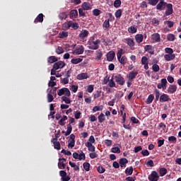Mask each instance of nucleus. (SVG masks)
<instances>
[{
	"instance_id": "1",
	"label": "nucleus",
	"mask_w": 181,
	"mask_h": 181,
	"mask_svg": "<svg viewBox=\"0 0 181 181\" xmlns=\"http://www.w3.org/2000/svg\"><path fill=\"white\" fill-rule=\"evenodd\" d=\"M154 93L156 94V101H159V98L160 103H167L168 101H170V98L169 97V95L166 93H163L160 95V92L158 89H156L154 90Z\"/></svg>"
},
{
	"instance_id": "2",
	"label": "nucleus",
	"mask_w": 181,
	"mask_h": 181,
	"mask_svg": "<svg viewBox=\"0 0 181 181\" xmlns=\"http://www.w3.org/2000/svg\"><path fill=\"white\" fill-rule=\"evenodd\" d=\"M125 53V51L124 49H120L118 50L117 53V60L120 62L123 66H125L127 64V62L128 61V59H127L126 56H122Z\"/></svg>"
},
{
	"instance_id": "3",
	"label": "nucleus",
	"mask_w": 181,
	"mask_h": 181,
	"mask_svg": "<svg viewBox=\"0 0 181 181\" xmlns=\"http://www.w3.org/2000/svg\"><path fill=\"white\" fill-rule=\"evenodd\" d=\"M57 95L59 97H62V95H64L66 97H70L71 95V93L70 92V90H69V88H62L57 90Z\"/></svg>"
},
{
	"instance_id": "4",
	"label": "nucleus",
	"mask_w": 181,
	"mask_h": 181,
	"mask_svg": "<svg viewBox=\"0 0 181 181\" xmlns=\"http://www.w3.org/2000/svg\"><path fill=\"white\" fill-rule=\"evenodd\" d=\"M113 78H115L116 83H117V84H119V86H124V84H125V79L124 78V77H122V76H121V74H117Z\"/></svg>"
},
{
	"instance_id": "5",
	"label": "nucleus",
	"mask_w": 181,
	"mask_h": 181,
	"mask_svg": "<svg viewBox=\"0 0 181 181\" xmlns=\"http://www.w3.org/2000/svg\"><path fill=\"white\" fill-rule=\"evenodd\" d=\"M168 87V81L166 78H162L161 79V83H158L157 85V88L160 90L163 88V90H166Z\"/></svg>"
},
{
	"instance_id": "6",
	"label": "nucleus",
	"mask_w": 181,
	"mask_h": 181,
	"mask_svg": "<svg viewBox=\"0 0 181 181\" xmlns=\"http://www.w3.org/2000/svg\"><path fill=\"white\" fill-rule=\"evenodd\" d=\"M159 180V175L156 171H152L151 174L148 176V180L158 181Z\"/></svg>"
},
{
	"instance_id": "7",
	"label": "nucleus",
	"mask_w": 181,
	"mask_h": 181,
	"mask_svg": "<svg viewBox=\"0 0 181 181\" xmlns=\"http://www.w3.org/2000/svg\"><path fill=\"white\" fill-rule=\"evenodd\" d=\"M168 3L165 2V0H160L159 3L156 6L158 11H163L164 8H166Z\"/></svg>"
},
{
	"instance_id": "8",
	"label": "nucleus",
	"mask_w": 181,
	"mask_h": 181,
	"mask_svg": "<svg viewBox=\"0 0 181 181\" xmlns=\"http://www.w3.org/2000/svg\"><path fill=\"white\" fill-rule=\"evenodd\" d=\"M59 176H61V180L63 181H69L70 180V177L67 175V173L64 170L59 171Z\"/></svg>"
},
{
	"instance_id": "9",
	"label": "nucleus",
	"mask_w": 181,
	"mask_h": 181,
	"mask_svg": "<svg viewBox=\"0 0 181 181\" xmlns=\"http://www.w3.org/2000/svg\"><path fill=\"white\" fill-rule=\"evenodd\" d=\"M153 43H159L160 42V35L159 33H153L151 35Z\"/></svg>"
},
{
	"instance_id": "10",
	"label": "nucleus",
	"mask_w": 181,
	"mask_h": 181,
	"mask_svg": "<svg viewBox=\"0 0 181 181\" xmlns=\"http://www.w3.org/2000/svg\"><path fill=\"white\" fill-rule=\"evenodd\" d=\"M138 76V71H132L129 73L127 75V78L129 79V81H132L134 78H136V76Z\"/></svg>"
},
{
	"instance_id": "11",
	"label": "nucleus",
	"mask_w": 181,
	"mask_h": 181,
	"mask_svg": "<svg viewBox=\"0 0 181 181\" xmlns=\"http://www.w3.org/2000/svg\"><path fill=\"white\" fill-rule=\"evenodd\" d=\"M166 6L168 9L165 11V15L169 16L173 13V5L172 4H168Z\"/></svg>"
},
{
	"instance_id": "12",
	"label": "nucleus",
	"mask_w": 181,
	"mask_h": 181,
	"mask_svg": "<svg viewBox=\"0 0 181 181\" xmlns=\"http://www.w3.org/2000/svg\"><path fill=\"white\" fill-rule=\"evenodd\" d=\"M66 66V63L64 62L59 61L55 62L53 65L54 69L59 70V69H63Z\"/></svg>"
},
{
	"instance_id": "13",
	"label": "nucleus",
	"mask_w": 181,
	"mask_h": 181,
	"mask_svg": "<svg viewBox=\"0 0 181 181\" xmlns=\"http://www.w3.org/2000/svg\"><path fill=\"white\" fill-rule=\"evenodd\" d=\"M177 90V86L176 85H170L167 89L168 94H175V92Z\"/></svg>"
},
{
	"instance_id": "14",
	"label": "nucleus",
	"mask_w": 181,
	"mask_h": 181,
	"mask_svg": "<svg viewBox=\"0 0 181 181\" xmlns=\"http://www.w3.org/2000/svg\"><path fill=\"white\" fill-rule=\"evenodd\" d=\"M81 8H83V11H90V9H93V6L91 4L85 1L82 4Z\"/></svg>"
},
{
	"instance_id": "15",
	"label": "nucleus",
	"mask_w": 181,
	"mask_h": 181,
	"mask_svg": "<svg viewBox=\"0 0 181 181\" xmlns=\"http://www.w3.org/2000/svg\"><path fill=\"white\" fill-rule=\"evenodd\" d=\"M106 57H107V62H112V60H114L115 57V52L114 51H110L107 54Z\"/></svg>"
},
{
	"instance_id": "16",
	"label": "nucleus",
	"mask_w": 181,
	"mask_h": 181,
	"mask_svg": "<svg viewBox=\"0 0 181 181\" xmlns=\"http://www.w3.org/2000/svg\"><path fill=\"white\" fill-rule=\"evenodd\" d=\"M176 58V54H168L164 55V59L166 62H170L172 60H175Z\"/></svg>"
},
{
	"instance_id": "17",
	"label": "nucleus",
	"mask_w": 181,
	"mask_h": 181,
	"mask_svg": "<svg viewBox=\"0 0 181 181\" xmlns=\"http://www.w3.org/2000/svg\"><path fill=\"white\" fill-rule=\"evenodd\" d=\"M145 52H148L150 54H155V50L153 49V47L152 45H147L144 47Z\"/></svg>"
},
{
	"instance_id": "18",
	"label": "nucleus",
	"mask_w": 181,
	"mask_h": 181,
	"mask_svg": "<svg viewBox=\"0 0 181 181\" xmlns=\"http://www.w3.org/2000/svg\"><path fill=\"white\" fill-rule=\"evenodd\" d=\"M84 53V47L81 45L74 51V54H83Z\"/></svg>"
},
{
	"instance_id": "19",
	"label": "nucleus",
	"mask_w": 181,
	"mask_h": 181,
	"mask_svg": "<svg viewBox=\"0 0 181 181\" xmlns=\"http://www.w3.org/2000/svg\"><path fill=\"white\" fill-rule=\"evenodd\" d=\"M134 39L136 43H142L144 42V35L142 34H136L134 37Z\"/></svg>"
},
{
	"instance_id": "20",
	"label": "nucleus",
	"mask_w": 181,
	"mask_h": 181,
	"mask_svg": "<svg viewBox=\"0 0 181 181\" xmlns=\"http://www.w3.org/2000/svg\"><path fill=\"white\" fill-rule=\"evenodd\" d=\"M85 145L90 152H95V146H94L93 144L86 142Z\"/></svg>"
},
{
	"instance_id": "21",
	"label": "nucleus",
	"mask_w": 181,
	"mask_h": 181,
	"mask_svg": "<svg viewBox=\"0 0 181 181\" xmlns=\"http://www.w3.org/2000/svg\"><path fill=\"white\" fill-rule=\"evenodd\" d=\"M43 13H40L34 20V23H42L43 22Z\"/></svg>"
},
{
	"instance_id": "22",
	"label": "nucleus",
	"mask_w": 181,
	"mask_h": 181,
	"mask_svg": "<svg viewBox=\"0 0 181 181\" xmlns=\"http://www.w3.org/2000/svg\"><path fill=\"white\" fill-rule=\"evenodd\" d=\"M119 163L121 168H126L127 163H128V159H127L125 158H120Z\"/></svg>"
},
{
	"instance_id": "23",
	"label": "nucleus",
	"mask_w": 181,
	"mask_h": 181,
	"mask_svg": "<svg viewBox=\"0 0 181 181\" xmlns=\"http://www.w3.org/2000/svg\"><path fill=\"white\" fill-rule=\"evenodd\" d=\"M78 16V11L77 10H71L70 11V18L71 19H76Z\"/></svg>"
},
{
	"instance_id": "24",
	"label": "nucleus",
	"mask_w": 181,
	"mask_h": 181,
	"mask_svg": "<svg viewBox=\"0 0 181 181\" xmlns=\"http://www.w3.org/2000/svg\"><path fill=\"white\" fill-rule=\"evenodd\" d=\"M129 33H136L138 32V27L136 25H132L128 28Z\"/></svg>"
},
{
	"instance_id": "25",
	"label": "nucleus",
	"mask_w": 181,
	"mask_h": 181,
	"mask_svg": "<svg viewBox=\"0 0 181 181\" xmlns=\"http://www.w3.org/2000/svg\"><path fill=\"white\" fill-rule=\"evenodd\" d=\"M125 40L127 41V43L128 46H129V47H134V46H135V42L134 41V38H128L125 39Z\"/></svg>"
},
{
	"instance_id": "26",
	"label": "nucleus",
	"mask_w": 181,
	"mask_h": 181,
	"mask_svg": "<svg viewBox=\"0 0 181 181\" xmlns=\"http://www.w3.org/2000/svg\"><path fill=\"white\" fill-rule=\"evenodd\" d=\"M77 78L78 80H84L86 78H88V74H87L86 73L79 74L77 76Z\"/></svg>"
},
{
	"instance_id": "27",
	"label": "nucleus",
	"mask_w": 181,
	"mask_h": 181,
	"mask_svg": "<svg viewBox=\"0 0 181 181\" xmlns=\"http://www.w3.org/2000/svg\"><path fill=\"white\" fill-rule=\"evenodd\" d=\"M69 37V33L66 31H62L59 33V39H66V37Z\"/></svg>"
},
{
	"instance_id": "28",
	"label": "nucleus",
	"mask_w": 181,
	"mask_h": 181,
	"mask_svg": "<svg viewBox=\"0 0 181 181\" xmlns=\"http://www.w3.org/2000/svg\"><path fill=\"white\" fill-rule=\"evenodd\" d=\"M73 131V127H71V124L69 123L67 126V130L65 133V136H69L71 134V132Z\"/></svg>"
},
{
	"instance_id": "29",
	"label": "nucleus",
	"mask_w": 181,
	"mask_h": 181,
	"mask_svg": "<svg viewBox=\"0 0 181 181\" xmlns=\"http://www.w3.org/2000/svg\"><path fill=\"white\" fill-rule=\"evenodd\" d=\"M57 57L55 56H51L48 58V63H50L51 64L53 63H56V62H58Z\"/></svg>"
},
{
	"instance_id": "30",
	"label": "nucleus",
	"mask_w": 181,
	"mask_h": 181,
	"mask_svg": "<svg viewBox=\"0 0 181 181\" xmlns=\"http://www.w3.org/2000/svg\"><path fill=\"white\" fill-rule=\"evenodd\" d=\"M88 36V30H83L79 34V37L83 39V37H87Z\"/></svg>"
},
{
	"instance_id": "31",
	"label": "nucleus",
	"mask_w": 181,
	"mask_h": 181,
	"mask_svg": "<svg viewBox=\"0 0 181 181\" xmlns=\"http://www.w3.org/2000/svg\"><path fill=\"white\" fill-rule=\"evenodd\" d=\"M155 100V95L153 94H151L147 98V100L146 101V104H152V102Z\"/></svg>"
},
{
	"instance_id": "32",
	"label": "nucleus",
	"mask_w": 181,
	"mask_h": 181,
	"mask_svg": "<svg viewBox=\"0 0 181 181\" xmlns=\"http://www.w3.org/2000/svg\"><path fill=\"white\" fill-rule=\"evenodd\" d=\"M68 117L67 116H64L58 122V124L59 125H61V127H64V125H66V122H64V121H67Z\"/></svg>"
},
{
	"instance_id": "33",
	"label": "nucleus",
	"mask_w": 181,
	"mask_h": 181,
	"mask_svg": "<svg viewBox=\"0 0 181 181\" xmlns=\"http://www.w3.org/2000/svg\"><path fill=\"white\" fill-rule=\"evenodd\" d=\"M69 16V15H67V13L66 12H62L59 14V18L61 21H63L64 19H67V17Z\"/></svg>"
},
{
	"instance_id": "34",
	"label": "nucleus",
	"mask_w": 181,
	"mask_h": 181,
	"mask_svg": "<svg viewBox=\"0 0 181 181\" xmlns=\"http://www.w3.org/2000/svg\"><path fill=\"white\" fill-rule=\"evenodd\" d=\"M125 173L127 175V176H131V175L134 173V168H132V166H131L129 168H127L125 170Z\"/></svg>"
},
{
	"instance_id": "35",
	"label": "nucleus",
	"mask_w": 181,
	"mask_h": 181,
	"mask_svg": "<svg viewBox=\"0 0 181 181\" xmlns=\"http://www.w3.org/2000/svg\"><path fill=\"white\" fill-rule=\"evenodd\" d=\"M83 59L81 58L72 59L71 60V63L72 64H78V63H81Z\"/></svg>"
},
{
	"instance_id": "36",
	"label": "nucleus",
	"mask_w": 181,
	"mask_h": 181,
	"mask_svg": "<svg viewBox=\"0 0 181 181\" xmlns=\"http://www.w3.org/2000/svg\"><path fill=\"white\" fill-rule=\"evenodd\" d=\"M115 18H117V19H119V18L122 16V10L118 9L117 11H116L115 13Z\"/></svg>"
},
{
	"instance_id": "37",
	"label": "nucleus",
	"mask_w": 181,
	"mask_h": 181,
	"mask_svg": "<svg viewBox=\"0 0 181 181\" xmlns=\"http://www.w3.org/2000/svg\"><path fill=\"white\" fill-rule=\"evenodd\" d=\"M98 119L100 124H103V122L105 121V115H104V113H102L98 117Z\"/></svg>"
},
{
	"instance_id": "38",
	"label": "nucleus",
	"mask_w": 181,
	"mask_h": 181,
	"mask_svg": "<svg viewBox=\"0 0 181 181\" xmlns=\"http://www.w3.org/2000/svg\"><path fill=\"white\" fill-rule=\"evenodd\" d=\"M166 173H168V169H166L165 168H160L159 174L160 176H165V175H166Z\"/></svg>"
},
{
	"instance_id": "39",
	"label": "nucleus",
	"mask_w": 181,
	"mask_h": 181,
	"mask_svg": "<svg viewBox=\"0 0 181 181\" xmlns=\"http://www.w3.org/2000/svg\"><path fill=\"white\" fill-rule=\"evenodd\" d=\"M61 100L65 103V104H71V100L67 96H62L61 98Z\"/></svg>"
},
{
	"instance_id": "40",
	"label": "nucleus",
	"mask_w": 181,
	"mask_h": 181,
	"mask_svg": "<svg viewBox=\"0 0 181 181\" xmlns=\"http://www.w3.org/2000/svg\"><path fill=\"white\" fill-rule=\"evenodd\" d=\"M83 169L86 171V172H90V163L88 162H85L83 164Z\"/></svg>"
},
{
	"instance_id": "41",
	"label": "nucleus",
	"mask_w": 181,
	"mask_h": 181,
	"mask_svg": "<svg viewBox=\"0 0 181 181\" xmlns=\"http://www.w3.org/2000/svg\"><path fill=\"white\" fill-rule=\"evenodd\" d=\"M80 154H78V160H86V154L83 153V151H81L79 152Z\"/></svg>"
},
{
	"instance_id": "42",
	"label": "nucleus",
	"mask_w": 181,
	"mask_h": 181,
	"mask_svg": "<svg viewBox=\"0 0 181 181\" xmlns=\"http://www.w3.org/2000/svg\"><path fill=\"white\" fill-rule=\"evenodd\" d=\"M114 76H112V78L109 81L108 83V86L109 87H110L111 88H112L113 87H115V82L114 81Z\"/></svg>"
},
{
	"instance_id": "43",
	"label": "nucleus",
	"mask_w": 181,
	"mask_h": 181,
	"mask_svg": "<svg viewBox=\"0 0 181 181\" xmlns=\"http://www.w3.org/2000/svg\"><path fill=\"white\" fill-rule=\"evenodd\" d=\"M152 70L155 73H158V71H159V70H160V67H159V65H158L157 64H154L152 66Z\"/></svg>"
},
{
	"instance_id": "44",
	"label": "nucleus",
	"mask_w": 181,
	"mask_h": 181,
	"mask_svg": "<svg viewBox=\"0 0 181 181\" xmlns=\"http://www.w3.org/2000/svg\"><path fill=\"white\" fill-rule=\"evenodd\" d=\"M167 39H168V42H173L175 40V39H176V37L173 34H168L167 35Z\"/></svg>"
},
{
	"instance_id": "45",
	"label": "nucleus",
	"mask_w": 181,
	"mask_h": 181,
	"mask_svg": "<svg viewBox=\"0 0 181 181\" xmlns=\"http://www.w3.org/2000/svg\"><path fill=\"white\" fill-rule=\"evenodd\" d=\"M168 141L172 144H176V142H177V139L175 136H171L168 137Z\"/></svg>"
},
{
	"instance_id": "46",
	"label": "nucleus",
	"mask_w": 181,
	"mask_h": 181,
	"mask_svg": "<svg viewBox=\"0 0 181 181\" xmlns=\"http://www.w3.org/2000/svg\"><path fill=\"white\" fill-rule=\"evenodd\" d=\"M62 28H64V29H70V28H71V21H69L68 23H64L62 25Z\"/></svg>"
},
{
	"instance_id": "47",
	"label": "nucleus",
	"mask_w": 181,
	"mask_h": 181,
	"mask_svg": "<svg viewBox=\"0 0 181 181\" xmlns=\"http://www.w3.org/2000/svg\"><path fill=\"white\" fill-rule=\"evenodd\" d=\"M107 16H109V18L107 20L108 22H114L115 21V17L112 15L111 13H107Z\"/></svg>"
},
{
	"instance_id": "48",
	"label": "nucleus",
	"mask_w": 181,
	"mask_h": 181,
	"mask_svg": "<svg viewBox=\"0 0 181 181\" xmlns=\"http://www.w3.org/2000/svg\"><path fill=\"white\" fill-rule=\"evenodd\" d=\"M58 168L59 169H66V163L64 161H59L58 163Z\"/></svg>"
},
{
	"instance_id": "49",
	"label": "nucleus",
	"mask_w": 181,
	"mask_h": 181,
	"mask_svg": "<svg viewBox=\"0 0 181 181\" xmlns=\"http://www.w3.org/2000/svg\"><path fill=\"white\" fill-rule=\"evenodd\" d=\"M141 64H149V60L148 59V57L145 56L141 57Z\"/></svg>"
},
{
	"instance_id": "50",
	"label": "nucleus",
	"mask_w": 181,
	"mask_h": 181,
	"mask_svg": "<svg viewBox=\"0 0 181 181\" xmlns=\"http://www.w3.org/2000/svg\"><path fill=\"white\" fill-rule=\"evenodd\" d=\"M111 152L112 153H121V149L118 147H113L111 148Z\"/></svg>"
},
{
	"instance_id": "51",
	"label": "nucleus",
	"mask_w": 181,
	"mask_h": 181,
	"mask_svg": "<svg viewBox=\"0 0 181 181\" xmlns=\"http://www.w3.org/2000/svg\"><path fill=\"white\" fill-rule=\"evenodd\" d=\"M103 108H104V107L103 105L95 106L93 109V112H97V111H103Z\"/></svg>"
},
{
	"instance_id": "52",
	"label": "nucleus",
	"mask_w": 181,
	"mask_h": 181,
	"mask_svg": "<svg viewBox=\"0 0 181 181\" xmlns=\"http://www.w3.org/2000/svg\"><path fill=\"white\" fill-rule=\"evenodd\" d=\"M159 0H148V4H149V5H151L152 6H156Z\"/></svg>"
},
{
	"instance_id": "53",
	"label": "nucleus",
	"mask_w": 181,
	"mask_h": 181,
	"mask_svg": "<svg viewBox=\"0 0 181 181\" xmlns=\"http://www.w3.org/2000/svg\"><path fill=\"white\" fill-rule=\"evenodd\" d=\"M101 57H103V52H101L100 49H98L97 52H96V59L98 60H101Z\"/></svg>"
},
{
	"instance_id": "54",
	"label": "nucleus",
	"mask_w": 181,
	"mask_h": 181,
	"mask_svg": "<svg viewBox=\"0 0 181 181\" xmlns=\"http://www.w3.org/2000/svg\"><path fill=\"white\" fill-rule=\"evenodd\" d=\"M74 145H76V141L75 140H69V142L68 144V148L73 149V148H74Z\"/></svg>"
},
{
	"instance_id": "55",
	"label": "nucleus",
	"mask_w": 181,
	"mask_h": 181,
	"mask_svg": "<svg viewBox=\"0 0 181 181\" xmlns=\"http://www.w3.org/2000/svg\"><path fill=\"white\" fill-rule=\"evenodd\" d=\"M93 14L94 16H99L101 14V11L98 8H95L93 10Z\"/></svg>"
},
{
	"instance_id": "56",
	"label": "nucleus",
	"mask_w": 181,
	"mask_h": 181,
	"mask_svg": "<svg viewBox=\"0 0 181 181\" xmlns=\"http://www.w3.org/2000/svg\"><path fill=\"white\" fill-rule=\"evenodd\" d=\"M97 171L98 173H104V172H105V168H104L103 165H99L97 168Z\"/></svg>"
},
{
	"instance_id": "57",
	"label": "nucleus",
	"mask_w": 181,
	"mask_h": 181,
	"mask_svg": "<svg viewBox=\"0 0 181 181\" xmlns=\"http://www.w3.org/2000/svg\"><path fill=\"white\" fill-rule=\"evenodd\" d=\"M121 4H122L121 0H115L114 1L113 5H114L115 8H119L121 6Z\"/></svg>"
},
{
	"instance_id": "58",
	"label": "nucleus",
	"mask_w": 181,
	"mask_h": 181,
	"mask_svg": "<svg viewBox=\"0 0 181 181\" xmlns=\"http://www.w3.org/2000/svg\"><path fill=\"white\" fill-rule=\"evenodd\" d=\"M74 115L76 119H80V117L81 116V112L80 111H76L74 112Z\"/></svg>"
},
{
	"instance_id": "59",
	"label": "nucleus",
	"mask_w": 181,
	"mask_h": 181,
	"mask_svg": "<svg viewBox=\"0 0 181 181\" xmlns=\"http://www.w3.org/2000/svg\"><path fill=\"white\" fill-rule=\"evenodd\" d=\"M103 28H105L106 30L110 29V21L105 20L103 23Z\"/></svg>"
},
{
	"instance_id": "60",
	"label": "nucleus",
	"mask_w": 181,
	"mask_h": 181,
	"mask_svg": "<svg viewBox=\"0 0 181 181\" xmlns=\"http://www.w3.org/2000/svg\"><path fill=\"white\" fill-rule=\"evenodd\" d=\"M56 53L57 54H62V53H64V49H63V47H58L56 49Z\"/></svg>"
},
{
	"instance_id": "61",
	"label": "nucleus",
	"mask_w": 181,
	"mask_h": 181,
	"mask_svg": "<svg viewBox=\"0 0 181 181\" xmlns=\"http://www.w3.org/2000/svg\"><path fill=\"white\" fill-rule=\"evenodd\" d=\"M78 13L80 17L86 16V13L84 12V9L82 8L78 9Z\"/></svg>"
},
{
	"instance_id": "62",
	"label": "nucleus",
	"mask_w": 181,
	"mask_h": 181,
	"mask_svg": "<svg viewBox=\"0 0 181 181\" xmlns=\"http://www.w3.org/2000/svg\"><path fill=\"white\" fill-rule=\"evenodd\" d=\"M54 149H57V151H60V142L57 141L55 143H53Z\"/></svg>"
},
{
	"instance_id": "63",
	"label": "nucleus",
	"mask_w": 181,
	"mask_h": 181,
	"mask_svg": "<svg viewBox=\"0 0 181 181\" xmlns=\"http://www.w3.org/2000/svg\"><path fill=\"white\" fill-rule=\"evenodd\" d=\"M165 53H168V54H173V49L170 47H166L165 49Z\"/></svg>"
},
{
	"instance_id": "64",
	"label": "nucleus",
	"mask_w": 181,
	"mask_h": 181,
	"mask_svg": "<svg viewBox=\"0 0 181 181\" xmlns=\"http://www.w3.org/2000/svg\"><path fill=\"white\" fill-rule=\"evenodd\" d=\"M54 100V98H53V95L48 93L47 94V101L49 103H52Z\"/></svg>"
}]
</instances>
